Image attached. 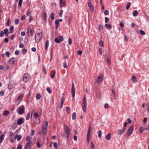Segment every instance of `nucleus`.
I'll return each instance as SVG.
<instances>
[{"label": "nucleus", "mask_w": 149, "mask_h": 149, "mask_svg": "<svg viewBox=\"0 0 149 149\" xmlns=\"http://www.w3.org/2000/svg\"><path fill=\"white\" fill-rule=\"evenodd\" d=\"M64 130L66 136L67 138L68 139L69 137L71 130L70 128L66 125H65L64 126Z\"/></svg>", "instance_id": "obj_1"}, {"label": "nucleus", "mask_w": 149, "mask_h": 149, "mask_svg": "<svg viewBox=\"0 0 149 149\" xmlns=\"http://www.w3.org/2000/svg\"><path fill=\"white\" fill-rule=\"evenodd\" d=\"M42 34L41 32L36 33L35 36L36 42L38 43L41 40Z\"/></svg>", "instance_id": "obj_2"}, {"label": "nucleus", "mask_w": 149, "mask_h": 149, "mask_svg": "<svg viewBox=\"0 0 149 149\" xmlns=\"http://www.w3.org/2000/svg\"><path fill=\"white\" fill-rule=\"evenodd\" d=\"M86 101L85 97H84L83 99V102L82 104V108L84 112H85L86 108Z\"/></svg>", "instance_id": "obj_3"}, {"label": "nucleus", "mask_w": 149, "mask_h": 149, "mask_svg": "<svg viewBox=\"0 0 149 149\" xmlns=\"http://www.w3.org/2000/svg\"><path fill=\"white\" fill-rule=\"evenodd\" d=\"M63 40V37L62 36H59L58 38H56L54 39V41L57 43H61Z\"/></svg>", "instance_id": "obj_4"}, {"label": "nucleus", "mask_w": 149, "mask_h": 149, "mask_svg": "<svg viewBox=\"0 0 149 149\" xmlns=\"http://www.w3.org/2000/svg\"><path fill=\"white\" fill-rule=\"evenodd\" d=\"M134 126L132 125L130 126L127 131V134L129 136H130L134 130Z\"/></svg>", "instance_id": "obj_5"}, {"label": "nucleus", "mask_w": 149, "mask_h": 149, "mask_svg": "<svg viewBox=\"0 0 149 149\" xmlns=\"http://www.w3.org/2000/svg\"><path fill=\"white\" fill-rule=\"evenodd\" d=\"M32 144L31 141L27 142L25 146V149H30L31 147Z\"/></svg>", "instance_id": "obj_6"}, {"label": "nucleus", "mask_w": 149, "mask_h": 149, "mask_svg": "<svg viewBox=\"0 0 149 149\" xmlns=\"http://www.w3.org/2000/svg\"><path fill=\"white\" fill-rule=\"evenodd\" d=\"M29 79V75L28 74H25L23 77V81L24 82L26 83Z\"/></svg>", "instance_id": "obj_7"}, {"label": "nucleus", "mask_w": 149, "mask_h": 149, "mask_svg": "<svg viewBox=\"0 0 149 149\" xmlns=\"http://www.w3.org/2000/svg\"><path fill=\"white\" fill-rule=\"evenodd\" d=\"M126 128H123L122 129L119 130L117 134L118 135H121L123 134L126 130Z\"/></svg>", "instance_id": "obj_8"}, {"label": "nucleus", "mask_w": 149, "mask_h": 149, "mask_svg": "<svg viewBox=\"0 0 149 149\" xmlns=\"http://www.w3.org/2000/svg\"><path fill=\"white\" fill-rule=\"evenodd\" d=\"M103 80V75L102 74H100L98 77L96 82L98 84H100Z\"/></svg>", "instance_id": "obj_9"}, {"label": "nucleus", "mask_w": 149, "mask_h": 149, "mask_svg": "<svg viewBox=\"0 0 149 149\" xmlns=\"http://www.w3.org/2000/svg\"><path fill=\"white\" fill-rule=\"evenodd\" d=\"M71 93L72 97H74L75 96V91L74 84L73 82H72V84Z\"/></svg>", "instance_id": "obj_10"}, {"label": "nucleus", "mask_w": 149, "mask_h": 149, "mask_svg": "<svg viewBox=\"0 0 149 149\" xmlns=\"http://www.w3.org/2000/svg\"><path fill=\"white\" fill-rule=\"evenodd\" d=\"M24 121V119L23 118H19L17 121V124L19 125H21Z\"/></svg>", "instance_id": "obj_11"}, {"label": "nucleus", "mask_w": 149, "mask_h": 149, "mask_svg": "<svg viewBox=\"0 0 149 149\" xmlns=\"http://www.w3.org/2000/svg\"><path fill=\"white\" fill-rule=\"evenodd\" d=\"M25 108L23 105H21L17 108L18 112H24Z\"/></svg>", "instance_id": "obj_12"}, {"label": "nucleus", "mask_w": 149, "mask_h": 149, "mask_svg": "<svg viewBox=\"0 0 149 149\" xmlns=\"http://www.w3.org/2000/svg\"><path fill=\"white\" fill-rule=\"evenodd\" d=\"M88 5L91 10L92 12L94 11V7L92 3L91 2H88Z\"/></svg>", "instance_id": "obj_13"}, {"label": "nucleus", "mask_w": 149, "mask_h": 149, "mask_svg": "<svg viewBox=\"0 0 149 149\" xmlns=\"http://www.w3.org/2000/svg\"><path fill=\"white\" fill-rule=\"evenodd\" d=\"M16 59L15 58H12L9 61V63L10 64L12 65L13 64L15 61H16Z\"/></svg>", "instance_id": "obj_14"}, {"label": "nucleus", "mask_w": 149, "mask_h": 149, "mask_svg": "<svg viewBox=\"0 0 149 149\" xmlns=\"http://www.w3.org/2000/svg\"><path fill=\"white\" fill-rule=\"evenodd\" d=\"M91 129V126L89 127L87 133V137L90 138Z\"/></svg>", "instance_id": "obj_15"}, {"label": "nucleus", "mask_w": 149, "mask_h": 149, "mask_svg": "<svg viewBox=\"0 0 149 149\" xmlns=\"http://www.w3.org/2000/svg\"><path fill=\"white\" fill-rule=\"evenodd\" d=\"M48 125V122L47 121L45 122L42 125V128L47 129Z\"/></svg>", "instance_id": "obj_16"}, {"label": "nucleus", "mask_w": 149, "mask_h": 149, "mask_svg": "<svg viewBox=\"0 0 149 149\" xmlns=\"http://www.w3.org/2000/svg\"><path fill=\"white\" fill-rule=\"evenodd\" d=\"M5 137V135L4 134H1L0 136V143H1L3 141Z\"/></svg>", "instance_id": "obj_17"}, {"label": "nucleus", "mask_w": 149, "mask_h": 149, "mask_svg": "<svg viewBox=\"0 0 149 149\" xmlns=\"http://www.w3.org/2000/svg\"><path fill=\"white\" fill-rule=\"evenodd\" d=\"M42 19L45 22H46L47 20V13L45 12H44L43 13Z\"/></svg>", "instance_id": "obj_18"}, {"label": "nucleus", "mask_w": 149, "mask_h": 149, "mask_svg": "<svg viewBox=\"0 0 149 149\" xmlns=\"http://www.w3.org/2000/svg\"><path fill=\"white\" fill-rule=\"evenodd\" d=\"M65 101V99L62 97L61 100V105L60 106V108H61L63 107V104L64 102Z\"/></svg>", "instance_id": "obj_19"}, {"label": "nucleus", "mask_w": 149, "mask_h": 149, "mask_svg": "<svg viewBox=\"0 0 149 149\" xmlns=\"http://www.w3.org/2000/svg\"><path fill=\"white\" fill-rule=\"evenodd\" d=\"M111 134L110 133H108L107 135L105 136L106 139L108 140H109L111 139Z\"/></svg>", "instance_id": "obj_20"}, {"label": "nucleus", "mask_w": 149, "mask_h": 149, "mask_svg": "<svg viewBox=\"0 0 149 149\" xmlns=\"http://www.w3.org/2000/svg\"><path fill=\"white\" fill-rule=\"evenodd\" d=\"M59 23V22L58 20L56 19L55 21V29H57L58 28Z\"/></svg>", "instance_id": "obj_21"}, {"label": "nucleus", "mask_w": 149, "mask_h": 149, "mask_svg": "<svg viewBox=\"0 0 149 149\" xmlns=\"http://www.w3.org/2000/svg\"><path fill=\"white\" fill-rule=\"evenodd\" d=\"M132 79L134 83H136L137 81L136 77L134 75H133L132 77Z\"/></svg>", "instance_id": "obj_22"}, {"label": "nucleus", "mask_w": 149, "mask_h": 149, "mask_svg": "<svg viewBox=\"0 0 149 149\" xmlns=\"http://www.w3.org/2000/svg\"><path fill=\"white\" fill-rule=\"evenodd\" d=\"M13 85L12 82H10L8 85V88L9 89H11L13 87Z\"/></svg>", "instance_id": "obj_23"}, {"label": "nucleus", "mask_w": 149, "mask_h": 149, "mask_svg": "<svg viewBox=\"0 0 149 149\" xmlns=\"http://www.w3.org/2000/svg\"><path fill=\"white\" fill-rule=\"evenodd\" d=\"M27 32L29 34V35L31 36V35L32 33V30L31 28H28Z\"/></svg>", "instance_id": "obj_24"}, {"label": "nucleus", "mask_w": 149, "mask_h": 149, "mask_svg": "<svg viewBox=\"0 0 149 149\" xmlns=\"http://www.w3.org/2000/svg\"><path fill=\"white\" fill-rule=\"evenodd\" d=\"M49 45V42L48 40H47L45 44V49L46 50L47 49Z\"/></svg>", "instance_id": "obj_25"}, {"label": "nucleus", "mask_w": 149, "mask_h": 149, "mask_svg": "<svg viewBox=\"0 0 149 149\" xmlns=\"http://www.w3.org/2000/svg\"><path fill=\"white\" fill-rule=\"evenodd\" d=\"M15 138H17V140L18 141H19L21 139L22 136L20 135H19L18 136H15Z\"/></svg>", "instance_id": "obj_26"}, {"label": "nucleus", "mask_w": 149, "mask_h": 149, "mask_svg": "<svg viewBox=\"0 0 149 149\" xmlns=\"http://www.w3.org/2000/svg\"><path fill=\"white\" fill-rule=\"evenodd\" d=\"M51 72H52V74L51 76V77L52 78H53L55 75L56 72L55 71H52Z\"/></svg>", "instance_id": "obj_27"}, {"label": "nucleus", "mask_w": 149, "mask_h": 149, "mask_svg": "<svg viewBox=\"0 0 149 149\" xmlns=\"http://www.w3.org/2000/svg\"><path fill=\"white\" fill-rule=\"evenodd\" d=\"M138 14V12L136 10H134L133 13V15L134 17L136 16Z\"/></svg>", "instance_id": "obj_28"}, {"label": "nucleus", "mask_w": 149, "mask_h": 149, "mask_svg": "<svg viewBox=\"0 0 149 149\" xmlns=\"http://www.w3.org/2000/svg\"><path fill=\"white\" fill-rule=\"evenodd\" d=\"M42 131L43 133L45 134L47 132V129L42 128Z\"/></svg>", "instance_id": "obj_29"}, {"label": "nucleus", "mask_w": 149, "mask_h": 149, "mask_svg": "<svg viewBox=\"0 0 149 149\" xmlns=\"http://www.w3.org/2000/svg\"><path fill=\"white\" fill-rule=\"evenodd\" d=\"M8 29H7L6 28L4 29V33L5 34V36H7L8 35V34L7 33V32H8Z\"/></svg>", "instance_id": "obj_30"}, {"label": "nucleus", "mask_w": 149, "mask_h": 149, "mask_svg": "<svg viewBox=\"0 0 149 149\" xmlns=\"http://www.w3.org/2000/svg\"><path fill=\"white\" fill-rule=\"evenodd\" d=\"M23 97V95H21L18 97V100L20 101L22 99Z\"/></svg>", "instance_id": "obj_31"}, {"label": "nucleus", "mask_w": 149, "mask_h": 149, "mask_svg": "<svg viewBox=\"0 0 149 149\" xmlns=\"http://www.w3.org/2000/svg\"><path fill=\"white\" fill-rule=\"evenodd\" d=\"M99 45L101 47H103L104 44L102 40H101L99 42Z\"/></svg>", "instance_id": "obj_32"}, {"label": "nucleus", "mask_w": 149, "mask_h": 149, "mask_svg": "<svg viewBox=\"0 0 149 149\" xmlns=\"http://www.w3.org/2000/svg\"><path fill=\"white\" fill-rule=\"evenodd\" d=\"M41 97V95L39 94V93H38L36 94V98L37 100H38L40 99Z\"/></svg>", "instance_id": "obj_33"}, {"label": "nucleus", "mask_w": 149, "mask_h": 149, "mask_svg": "<svg viewBox=\"0 0 149 149\" xmlns=\"http://www.w3.org/2000/svg\"><path fill=\"white\" fill-rule=\"evenodd\" d=\"M50 17L52 20H54V13H52L50 15Z\"/></svg>", "instance_id": "obj_34"}, {"label": "nucleus", "mask_w": 149, "mask_h": 149, "mask_svg": "<svg viewBox=\"0 0 149 149\" xmlns=\"http://www.w3.org/2000/svg\"><path fill=\"white\" fill-rule=\"evenodd\" d=\"M105 26L109 29H110L111 28V24H105Z\"/></svg>", "instance_id": "obj_35"}, {"label": "nucleus", "mask_w": 149, "mask_h": 149, "mask_svg": "<svg viewBox=\"0 0 149 149\" xmlns=\"http://www.w3.org/2000/svg\"><path fill=\"white\" fill-rule=\"evenodd\" d=\"M76 117V114L75 112H74L72 115V118L74 120Z\"/></svg>", "instance_id": "obj_36"}, {"label": "nucleus", "mask_w": 149, "mask_h": 149, "mask_svg": "<svg viewBox=\"0 0 149 149\" xmlns=\"http://www.w3.org/2000/svg\"><path fill=\"white\" fill-rule=\"evenodd\" d=\"M131 3L130 2H129L127 3L126 6V10H127L128 9L131 5Z\"/></svg>", "instance_id": "obj_37"}, {"label": "nucleus", "mask_w": 149, "mask_h": 149, "mask_svg": "<svg viewBox=\"0 0 149 149\" xmlns=\"http://www.w3.org/2000/svg\"><path fill=\"white\" fill-rule=\"evenodd\" d=\"M14 30V27L13 26H10V31L11 33H13Z\"/></svg>", "instance_id": "obj_38"}, {"label": "nucleus", "mask_w": 149, "mask_h": 149, "mask_svg": "<svg viewBox=\"0 0 149 149\" xmlns=\"http://www.w3.org/2000/svg\"><path fill=\"white\" fill-rule=\"evenodd\" d=\"M30 116V113L29 112L27 115L26 117V120H28Z\"/></svg>", "instance_id": "obj_39"}, {"label": "nucleus", "mask_w": 149, "mask_h": 149, "mask_svg": "<svg viewBox=\"0 0 149 149\" xmlns=\"http://www.w3.org/2000/svg\"><path fill=\"white\" fill-rule=\"evenodd\" d=\"M103 26L102 24H101L98 27V29L100 31L101 30L103 29Z\"/></svg>", "instance_id": "obj_40"}, {"label": "nucleus", "mask_w": 149, "mask_h": 149, "mask_svg": "<svg viewBox=\"0 0 149 149\" xmlns=\"http://www.w3.org/2000/svg\"><path fill=\"white\" fill-rule=\"evenodd\" d=\"M98 136L99 138H100L101 137L102 131L100 130H99L98 132Z\"/></svg>", "instance_id": "obj_41"}, {"label": "nucleus", "mask_w": 149, "mask_h": 149, "mask_svg": "<svg viewBox=\"0 0 149 149\" xmlns=\"http://www.w3.org/2000/svg\"><path fill=\"white\" fill-rule=\"evenodd\" d=\"M30 138L29 136H27L26 137V140L27 141V142H29L30 141H31L30 140Z\"/></svg>", "instance_id": "obj_42"}, {"label": "nucleus", "mask_w": 149, "mask_h": 149, "mask_svg": "<svg viewBox=\"0 0 149 149\" xmlns=\"http://www.w3.org/2000/svg\"><path fill=\"white\" fill-rule=\"evenodd\" d=\"M47 90L48 92V93H51L52 92L51 90V89L49 87L47 88Z\"/></svg>", "instance_id": "obj_43"}, {"label": "nucleus", "mask_w": 149, "mask_h": 149, "mask_svg": "<svg viewBox=\"0 0 149 149\" xmlns=\"http://www.w3.org/2000/svg\"><path fill=\"white\" fill-rule=\"evenodd\" d=\"M104 13L105 15H108L109 14V11L108 10H106L104 11Z\"/></svg>", "instance_id": "obj_44"}, {"label": "nucleus", "mask_w": 149, "mask_h": 149, "mask_svg": "<svg viewBox=\"0 0 149 149\" xmlns=\"http://www.w3.org/2000/svg\"><path fill=\"white\" fill-rule=\"evenodd\" d=\"M12 127H13L14 129H15L17 127V125L16 123H13L12 125Z\"/></svg>", "instance_id": "obj_45"}, {"label": "nucleus", "mask_w": 149, "mask_h": 149, "mask_svg": "<svg viewBox=\"0 0 149 149\" xmlns=\"http://www.w3.org/2000/svg\"><path fill=\"white\" fill-rule=\"evenodd\" d=\"M143 108H144L146 106V107H148V104L147 103H143L142 105Z\"/></svg>", "instance_id": "obj_46"}, {"label": "nucleus", "mask_w": 149, "mask_h": 149, "mask_svg": "<svg viewBox=\"0 0 149 149\" xmlns=\"http://www.w3.org/2000/svg\"><path fill=\"white\" fill-rule=\"evenodd\" d=\"M68 42L70 45H71L72 42V40L71 38H69L68 39Z\"/></svg>", "instance_id": "obj_47"}, {"label": "nucleus", "mask_w": 149, "mask_h": 149, "mask_svg": "<svg viewBox=\"0 0 149 149\" xmlns=\"http://www.w3.org/2000/svg\"><path fill=\"white\" fill-rule=\"evenodd\" d=\"M111 91H112V93L114 95V97L116 98V95H115V91H114V90L113 89H112L111 90Z\"/></svg>", "instance_id": "obj_48"}, {"label": "nucleus", "mask_w": 149, "mask_h": 149, "mask_svg": "<svg viewBox=\"0 0 149 149\" xmlns=\"http://www.w3.org/2000/svg\"><path fill=\"white\" fill-rule=\"evenodd\" d=\"M140 32L142 35H144L145 34V32L142 30H140Z\"/></svg>", "instance_id": "obj_49"}, {"label": "nucleus", "mask_w": 149, "mask_h": 149, "mask_svg": "<svg viewBox=\"0 0 149 149\" xmlns=\"http://www.w3.org/2000/svg\"><path fill=\"white\" fill-rule=\"evenodd\" d=\"M22 0H19V5L20 7L22 6Z\"/></svg>", "instance_id": "obj_50"}, {"label": "nucleus", "mask_w": 149, "mask_h": 149, "mask_svg": "<svg viewBox=\"0 0 149 149\" xmlns=\"http://www.w3.org/2000/svg\"><path fill=\"white\" fill-rule=\"evenodd\" d=\"M106 61L107 62L108 65H109L110 64V60H109V58L108 57H107V58Z\"/></svg>", "instance_id": "obj_51"}, {"label": "nucleus", "mask_w": 149, "mask_h": 149, "mask_svg": "<svg viewBox=\"0 0 149 149\" xmlns=\"http://www.w3.org/2000/svg\"><path fill=\"white\" fill-rule=\"evenodd\" d=\"M128 40V38L127 37V36L126 35H125L124 36V41L126 42Z\"/></svg>", "instance_id": "obj_52"}, {"label": "nucleus", "mask_w": 149, "mask_h": 149, "mask_svg": "<svg viewBox=\"0 0 149 149\" xmlns=\"http://www.w3.org/2000/svg\"><path fill=\"white\" fill-rule=\"evenodd\" d=\"M91 148L92 149H93L95 148V145H94L93 143L92 142H91Z\"/></svg>", "instance_id": "obj_53"}, {"label": "nucleus", "mask_w": 149, "mask_h": 149, "mask_svg": "<svg viewBox=\"0 0 149 149\" xmlns=\"http://www.w3.org/2000/svg\"><path fill=\"white\" fill-rule=\"evenodd\" d=\"M27 50L25 49H23L22 50V52L24 54L26 53Z\"/></svg>", "instance_id": "obj_54"}, {"label": "nucleus", "mask_w": 149, "mask_h": 149, "mask_svg": "<svg viewBox=\"0 0 149 149\" xmlns=\"http://www.w3.org/2000/svg\"><path fill=\"white\" fill-rule=\"evenodd\" d=\"M4 33L3 31H1L0 32V36H1V37L3 36L4 35Z\"/></svg>", "instance_id": "obj_55"}, {"label": "nucleus", "mask_w": 149, "mask_h": 149, "mask_svg": "<svg viewBox=\"0 0 149 149\" xmlns=\"http://www.w3.org/2000/svg\"><path fill=\"white\" fill-rule=\"evenodd\" d=\"M6 55L7 57H8L10 55V53L8 51H7L6 53Z\"/></svg>", "instance_id": "obj_56"}, {"label": "nucleus", "mask_w": 149, "mask_h": 149, "mask_svg": "<svg viewBox=\"0 0 149 149\" xmlns=\"http://www.w3.org/2000/svg\"><path fill=\"white\" fill-rule=\"evenodd\" d=\"M19 20L18 19H16L15 21V24H18L19 23Z\"/></svg>", "instance_id": "obj_57"}, {"label": "nucleus", "mask_w": 149, "mask_h": 149, "mask_svg": "<svg viewBox=\"0 0 149 149\" xmlns=\"http://www.w3.org/2000/svg\"><path fill=\"white\" fill-rule=\"evenodd\" d=\"M4 92L3 91H1L0 92V95L1 96H3L4 95Z\"/></svg>", "instance_id": "obj_58"}, {"label": "nucleus", "mask_w": 149, "mask_h": 149, "mask_svg": "<svg viewBox=\"0 0 149 149\" xmlns=\"http://www.w3.org/2000/svg\"><path fill=\"white\" fill-rule=\"evenodd\" d=\"M10 112H3V115L4 116H7L9 114Z\"/></svg>", "instance_id": "obj_59"}, {"label": "nucleus", "mask_w": 149, "mask_h": 149, "mask_svg": "<svg viewBox=\"0 0 149 149\" xmlns=\"http://www.w3.org/2000/svg\"><path fill=\"white\" fill-rule=\"evenodd\" d=\"M120 26L121 27H123L124 26V24L122 22H120Z\"/></svg>", "instance_id": "obj_60"}, {"label": "nucleus", "mask_w": 149, "mask_h": 149, "mask_svg": "<svg viewBox=\"0 0 149 149\" xmlns=\"http://www.w3.org/2000/svg\"><path fill=\"white\" fill-rule=\"evenodd\" d=\"M108 107L109 104H108L106 103L104 105V107L105 109H107Z\"/></svg>", "instance_id": "obj_61"}, {"label": "nucleus", "mask_w": 149, "mask_h": 149, "mask_svg": "<svg viewBox=\"0 0 149 149\" xmlns=\"http://www.w3.org/2000/svg\"><path fill=\"white\" fill-rule=\"evenodd\" d=\"M77 54L81 55L82 54V52L81 50H78L77 51Z\"/></svg>", "instance_id": "obj_62"}, {"label": "nucleus", "mask_w": 149, "mask_h": 149, "mask_svg": "<svg viewBox=\"0 0 149 149\" xmlns=\"http://www.w3.org/2000/svg\"><path fill=\"white\" fill-rule=\"evenodd\" d=\"M105 22L106 23H107L108 22V21L109 20V18L107 17H105Z\"/></svg>", "instance_id": "obj_63"}, {"label": "nucleus", "mask_w": 149, "mask_h": 149, "mask_svg": "<svg viewBox=\"0 0 149 149\" xmlns=\"http://www.w3.org/2000/svg\"><path fill=\"white\" fill-rule=\"evenodd\" d=\"M99 52L101 55H102V49L101 48H99Z\"/></svg>", "instance_id": "obj_64"}]
</instances>
